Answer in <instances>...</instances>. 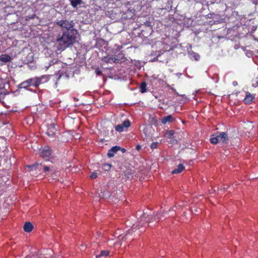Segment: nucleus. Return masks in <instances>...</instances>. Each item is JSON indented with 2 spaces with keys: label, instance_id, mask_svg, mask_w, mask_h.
Wrapping results in <instances>:
<instances>
[{
  "label": "nucleus",
  "instance_id": "obj_15",
  "mask_svg": "<svg viewBox=\"0 0 258 258\" xmlns=\"http://www.w3.org/2000/svg\"><path fill=\"white\" fill-rule=\"evenodd\" d=\"M31 86V82L30 81V79L27 80L23 82L19 85V88H27L29 86Z\"/></svg>",
  "mask_w": 258,
  "mask_h": 258
},
{
  "label": "nucleus",
  "instance_id": "obj_32",
  "mask_svg": "<svg viewBox=\"0 0 258 258\" xmlns=\"http://www.w3.org/2000/svg\"><path fill=\"white\" fill-rule=\"evenodd\" d=\"M120 150H121L122 153H124L126 151V150L124 148H120Z\"/></svg>",
  "mask_w": 258,
  "mask_h": 258
},
{
  "label": "nucleus",
  "instance_id": "obj_19",
  "mask_svg": "<svg viewBox=\"0 0 258 258\" xmlns=\"http://www.w3.org/2000/svg\"><path fill=\"white\" fill-rule=\"evenodd\" d=\"M253 99V96L249 93L247 92L246 94V96L244 98V101L246 103H249Z\"/></svg>",
  "mask_w": 258,
  "mask_h": 258
},
{
  "label": "nucleus",
  "instance_id": "obj_21",
  "mask_svg": "<svg viewBox=\"0 0 258 258\" xmlns=\"http://www.w3.org/2000/svg\"><path fill=\"white\" fill-rule=\"evenodd\" d=\"M82 3V0H71V5L74 7L76 8L77 6Z\"/></svg>",
  "mask_w": 258,
  "mask_h": 258
},
{
  "label": "nucleus",
  "instance_id": "obj_20",
  "mask_svg": "<svg viewBox=\"0 0 258 258\" xmlns=\"http://www.w3.org/2000/svg\"><path fill=\"white\" fill-rule=\"evenodd\" d=\"M25 258H39L38 252L36 251H32L29 254L25 256Z\"/></svg>",
  "mask_w": 258,
  "mask_h": 258
},
{
  "label": "nucleus",
  "instance_id": "obj_2",
  "mask_svg": "<svg viewBox=\"0 0 258 258\" xmlns=\"http://www.w3.org/2000/svg\"><path fill=\"white\" fill-rule=\"evenodd\" d=\"M172 216H174L173 214L169 215L168 212L163 213L162 212H159L156 214L154 217H150L146 213H144L140 217V220L138 222V223L133 225V228H136L138 227H140V226H142L147 222L151 223L153 222L154 220L156 221H162L166 218Z\"/></svg>",
  "mask_w": 258,
  "mask_h": 258
},
{
  "label": "nucleus",
  "instance_id": "obj_6",
  "mask_svg": "<svg viewBox=\"0 0 258 258\" xmlns=\"http://www.w3.org/2000/svg\"><path fill=\"white\" fill-rule=\"evenodd\" d=\"M37 252L39 258H43V256L45 258L51 257L53 254V251L51 249H43Z\"/></svg>",
  "mask_w": 258,
  "mask_h": 258
},
{
  "label": "nucleus",
  "instance_id": "obj_26",
  "mask_svg": "<svg viewBox=\"0 0 258 258\" xmlns=\"http://www.w3.org/2000/svg\"><path fill=\"white\" fill-rule=\"evenodd\" d=\"M158 142H153L151 144L150 147L151 149H156L158 147Z\"/></svg>",
  "mask_w": 258,
  "mask_h": 258
},
{
  "label": "nucleus",
  "instance_id": "obj_4",
  "mask_svg": "<svg viewBox=\"0 0 258 258\" xmlns=\"http://www.w3.org/2000/svg\"><path fill=\"white\" fill-rule=\"evenodd\" d=\"M49 80V76L43 75L40 77H34L30 79L31 82V86L38 87L40 84L45 83L48 81Z\"/></svg>",
  "mask_w": 258,
  "mask_h": 258
},
{
  "label": "nucleus",
  "instance_id": "obj_33",
  "mask_svg": "<svg viewBox=\"0 0 258 258\" xmlns=\"http://www.w3.org/2000/svg\"><path fill=\"white\" fill-rule=\"evenodd\" d=\"M96 72L97 75H100V74H101V72L100 71H99L98 70H96Z\"/></svg>",
  "mask_w": 258,
  "mask_h": 258
},
{
  "label": "nucleus",
  "instance_id": "obj_34",
  "mask_svg": "<svg viewBox=\"0 0 258 258\" xmlns=\"http://www.w3.org/2000/svg\"><path fill=\"white\" fill-rule=\"evenodd\" d=\"M255 56L258 57V49L257 50L256 53H255Z\"/></svg>",
  "mask_w": 258,
  "mask_h": 258
},
{
  "label": "nucleus",
  "instance_id": "obj_3",
  "mask_svg": "<svg viewBox=\"0 0 258 258\" xmlns=\"http://www.w3.org/2000/svg\"><path fill=\"white\" fill-rule=\"evenodd\" d=\"M27 167L29 168L30 171L38 170L39 173H43L45 175H48L54 170L52 166L50 167L42 165V163H39L38 162L32 165L28 166Z\"/></svg>",
  "mask_w": 258,
  "mask_h": 258
},
{
  "label": "nucleus",
  "instance_id": "obj_12",
  "mask_svg": "<svg viewBox=\"0 0 258 258\" xmlns=\"http://www.w3.org/2000/svg\"><path fill=\"white\" fill-rule=\"evenodd\" d=\"M153 130L151 126H146L143 129V132L147 137H150V134Z\"/></svg>",
  "mask_w": 258,
  "mask_h": 258
},
{
  "label": "nucleus",
  "instance_id": "obj_31",
  "mask_svg": "<svg viewBox=\"0 0 258 258\" xmlns=\"http://www.w3.org/2000/svg\"><path fill=\"white\" fill-rule=\"evenodd\" d=\"M175 208H176V209H177V207H176H176H175L172 208L171 210H170L169 211V212H171L172 211H175V210H175Z\"/></svg>",
  "mask_w": 258,
  "mask_h": 258
},
{
  "label": "nucleus",
  "instance_id": "obj_10",
  "mask_svg": "<svg viewBox=\"0 0 258 258\" xmlns=\"http://www.w3.org/2000/svg\"><path fill=\"white\" fill-rule=\"evenodd\" d=\"M56 131L55 124L53 123L50 125L46 133L48 136H52L55 134Z\"/></svg>",
  "mask_w": 258,
  "mask_h": 258
},
{
  "label": "nucleus",
  "instance_id": "obj_23",
  "mask_svg": "<svg viewBox=\"0 0 258 258\" xmlns=\"http://www.w3.org/2000/svg\"><path fill=\"white\" fill-rule=\"evenodd\" d=\"M147 85L145 82H143L140 85V91L142 93H145L146 92Z\"/></svg>",
  "mask_w": 258,
  "mask_h": 258
},
{
  "label": "nucleus",
  "instance_id": "obj_37",
  "mask_svg": "<svg viewBox=\"0 0 258 258\" xmlns=\"http://www.w3.org/2000/svg\"><path fill=\"white\" fill-rule=\"evenodd\" d=\"M83 246H82L81 249L83 250Z\"/></svg>",
  "mask_w": 258,
  "mask_h": 258
},
{
  "label": "nucleus",
  "instance_id": "obj_24",
  "mask_svg": "<svg viewBox=\"0 0 258 258\" xmlns=\"http://www.w3.org/2000/svg\"><path fill=\"white\" fill-rule=\"evenodd\" d=\"M51 178L53 179H56L57 177L59 175V172L57 171H56L55 170H53L52 172H51Z\"/></svg>",
  "mask_w": 258,
  "mask_h": 258
},
{
  "label": "nucleus",
  "instance_id": "obj_22",
  "mask_svg": "<svg viewBox=\"0 0 258 258\" xmlns=\"http://www.w3.org/2000/svg\"><path fill=\"white\" fill-rule=\"evenodd\" d=\"M109 254V251L107 250H103L101 252L100 254L97 255L96 258H102V257H106Z\"/></svg>",
  "mask_w": 258,
  "mask_h": 258
},
{
  "label": "nucleus",
  "instance_id": "obj_36",
  "mask_svg": "<svg viewBox=\"0 0 258 258\" xmlns=\"http://www.w3.org/2000/svg\"><path fill=\"white\" fill-rule=\"evenodd\" d=\"M140 148V147L139 146H137V148H138V149H139V148Z\"/></svg>",
  "mask_w": 258,
  "mask_h": 258
},
{
  "label": "nucleus",
  "instance_id": "obj_28",
  "mask_svg": "<svg viewBox=\"0 0 258 258\" xmlns=\"http://www.w3.org/2000/svg\"><path fill=\"white\" fill-rule=\"evenodd\" d=\"M97 177V173L96 172H93L90 175V177L91 179H93L96 178Z\"/></svg>",
  "mask_w": 258,
  "mask_h": 258
},
{
  "label": "nucleus",
  "instance_id": "obj_18",
  "mask_svg": "<svg viewBox=\"0 0 258 258\" xmlns=\"http://www.w3.org/2000/svg\"><path fill=\"white\" fill-rule=\"evenodd\" d=\"M184 169V166L182 164H179L177 166V168L175 169L172 171V173L173 174H177L180 173Z\"/></svg>",
  "mask_w": 258,
  "mask_h": 258
},
{
  "label": "nucleus",
  "instance_id": "obj_17",
  "mask_svg": "<svg viewBox=\"0 0 258 258\" xmlns=\"http://www.w3.org/2000/svg\"><path fill=\"white\" fill-rule=\"evenodd\" d=\"M11 59V56L8 54H2L0 55V61L3 62H7Z\"/></svg>",
  "mask_w": 258,
  "mask_h": 258
},
{
  "label": "nucleus",
  "instance_id": "obj_9",
  "mask_svg": "<svg viewBox=\"0 0 258 258\" xmlns=\"http://www.w3.org/2000/svg\"><path fill=\"white\" fill-rule=\"evenodd\" d=\"M120 147L118 146H114L111 148L108 152L107 155L109 157H112L114 154L119 150H120Z\"/></svg>",
  "mask_w": 258,
  "mask_h": 258
},
{
  "label": "nucleus",
  "instance_id": "obj_35",
  "mask_svg": "<svg viewBox=\"0 0 258 258\" xmlns=\"http://www.w3.org/2000/svg\"><path fill=\"white\" fill-rule=\"evenodd\" d=\"M115 245H119V244H120V243H118V242H117V241H116V242L115 243Z\"/></svg>",
  "mask_w": 258,
  "mask_h": 258
},
{
  "label": "nucleus",
  "instance_id": "obj_5",
  "mask_svg": "<svg viewBox=\"0 0 258 258\" xmlns=\"http://www.w3.org/2000/svg\"><path fill=\"white\" fill-rule=\"evenodd\" d=\"M229 140L227 134L225 132H222L216 137H212L211 139V142L212 144H216L219 143H226Z\"/></svg>",
  "mask_w": 258,
  "mask_h": 258
},
{
  "label": "nucleus",
  "instance_id": "obj_27",
  "mask_svg": "<svg viewBox=\"0 0 258 258\" xmlns=\"http://www.w3.org/2000/svg\"><path fill=\"white\" fill-rule=\"evenodd\" d=\"M131 232L130 231H128V233L127 234H126V235H125L124 236H121V235H118V240H120V239H122V240H124V239H126V237H127V236L128 234H130Z\"/></svg>",
  "mask_w": 258,
  "mask_h": 258
},
{
  "label": "nucleus",
  "instance_id": "obj_1",
  "mask_svg": "<svg viewBox=\"0 0 258 258\" xmlns=\"http://www.w3.org/2000/svg\"><path fill=\"white\" fill-rule=\"evenodd\" d=\"M56 24L63 30L62 34H59L56 40L57 49L62 51L78 41L79 34L74 28L75 24L72 20H60L56 22Z\"/></svg>",
  "mask_w": 258,
  "mask_h": 258
},
{
  "label": "nucleus",
  "instance_id": "obj_8",
  "mask_svg": "<svg viewBox=\"0 0 258 258\" xmlns=\"http://www.w3.org/2000/svg\"><path fill=\"white\" fill-rule=\"evenodd\" d=\"M39 154L45 160H48L49 157L51 155L50 148L49 147H45L44 148L41 149L39 150Z\"/></svg>",
  "mask_w": 258,
  "mask_h": 258
},
{
  "label": "nucleus",
  "instance_id": "obj_14",
  "mask_svg": "<svg viewBox=\"0 0 258 258\" xmlns=\"http://www.w3.org/2000/svg\"><path fill=\"white\" fill-rule=\"evenodd\" d=\"M117 60L116 58H115L114 57L112 56H104L102 58V60L104 62H107V63H113L115 62V61Z\"/></svg>",
  "mask_w": 258,
  "mask_h": 258
},
{
  "label": "nucleus",
  "instance_id": "obj_16",
  "mask_svg": "<svg viewBox=\"0 0 258 258\" xmlns=\"http://www.w3.org/2000/svg\"><path fill=\"white\" fill-rule=\"evenodd\" d=\"M33 226L31 222H26L24 225V230L25 231L29 232L33 229Z\"/></svg>",
  "mask_w": 258,
  "mask_h": 258
},
{
  "label": "nucleus",
  "instance_id": "obj_30",
  "mask_svg": "<svg viewBox=\"0 0 258 258\" xmlns=\"http://www.w3.org/2000/svg\"><path fill=\"white\" fill-rule=\"evenodd\" d=\"M166 135L167 136H170V137H171L172 136H173L174 135V132L173 131H167V133H166Z\"/></svg>",
  "mask_w": 258,
  "mask_h": 258
},
{
  "label": "nucleus",
  "instance_id": "obj_13",
  "mask_svg": "<svg viewBox=\"0 0 258 258\" xmlns=\"http://www.w3.org/2000/svg\"><path fill=\"white\" fill-rule=\"evenodd\" d=\"M174 120V118L172 115H169L166 116H164L161 120L163 124H166L167 122H171Z\"/></svg>",
  "mask_w": 258,
  "mask_h": 258
},
{
  "label": "nucleus",
  "instance_id": "obj_11",
  "mask_svg": "<svg viewBox=\"0 0 258 258\" xmlns=\"http://www.w3.org/2000/svg\"><path fill=\"white\" fill-rule=\"evenodd\" d=\"M188 55L189 58L192 60H199L200 58V56L198 53L192 51H189L188 52Z\"/></svg>",
  "mask_w": 258,
  "mask_h": 258
},
{
  "label": "nucleus",
  "instance_id": "obj_25",
  "mask_svg": "<svg viewBox=\"0 0 258 258\" xmlns=\"http://www.w3.org/2000/svg\"><path fill=\"white\" fill-rule=\"evenodd\" d=\"M111 167V165L108 163H105L103 165L102 168L105 171H109Z\"/></svg>",
  "mask_w": 258,
  "mask_h": 258
},
{
  "label": "nucleus",
  "instance_id": "obj_29",
  "mask_svg": "<svg viewBox=\"0 0 258 258\" xmlns=\"http://www.w3.org/2000/svg\"><path fill=\"white\" fill-rule=\"evenodd\" d=\"M245 54L248 57H250L253 55V52L251 50H246L245 52Z\"/></svg>",
  "mask_w": 258,
  "mask_h": 258
},
{
  "label": "nucleus",
  "instance_id": "obj_7",
  "mask_svg": "<svg viewBox=\"0 0 258 258\" xmlns=\"http://www.w3.org/2000/svg\"><path fill=\"white\" fill-rule=\"evenodd\" d=\"M130 125V121L128 120H125L122 123L117 125L115 127V130L118 132H122L127 130Z\"/></svg>",
  "mask_w": 258,
  "mask_h": 258
}]
</instances>
